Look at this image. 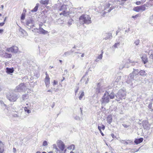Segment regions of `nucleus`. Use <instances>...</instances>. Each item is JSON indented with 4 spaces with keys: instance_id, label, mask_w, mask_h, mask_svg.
<instances>
[{
    "instance_id": "6e6552de",
    "label": "nucleus",
    "mask_w": 153,
    "mask_h": 153,
    "mask_svg": "<svg viewBox=\"0 0 153 153\" xmlns=\"http://www.w3.org/2000/svg\"><path fill=\"white\" fill-rule=\"evenodd\" d=\"M94 88L95 89V93L97 94L101 93L103 91L102 87L101 86V84L100 83L97 84L96 87Z\"/></svg>"
},
{
    "instance_id": "f704fd0d",
    "label": "nucleus",
    "mask_w": 153,
    "mask_h": 153,
    "mask_svg": "<svg viewBox=\"0 0 153 153\" xmlns=\"http://www.w3.org/2000/svg\"><path fill=\"white\" fill-rule=\"evenodd\" d=\"M70 54L71 53L70 51H67L64 53L63 55L65 56H67L70 55Z\"/></svg>"
},
{
    "instance_id": "a211bd4d",
    "label": "nucleus",
    "mask_w": 153,
    "mask_h": 153,
    "mask_svg": "<svg viewBox=\"0 0 153 153\" xmlns=\"http://www.w3.org/2000/svg\"><path fill=\"white\" fill-rule=\"evenodd\" d=\"M141 59L144 64H146L148 62V59L146 55L143 56Z\"/></svg>"
},
{
    "instance_id": "de8ad7c7",
    "label": "nucleus",
    "mask_w": 153,
    "mask_h": 153,
    "mask_svg": "<svg viewBox=\"0 0 153 153\" xmlns=\"http://www.w3.org/2000/svg\"><path fill=\"white\" fill-rule=\"evenodd\" d=\"M122 125L123 127H124L125 128H128L129 126V125H128L126 124H122Z\"/></svg>"
},
{
    "instance_id": "72a5a7b5",
    "label": "nucleus",
    "mask_w": 153,
    "mask_h": 153,
    "mask_svg": "<svg viewBox=\"0 0 153 153\" xmlns=\"http://www.w3.org/2000/svg\"><path fill=\"white\" fill-rule=\"evenodd\" d=\"M7 51H8L9 52L13 53V47H12L10 48H7Z\"/></svg>"
},
{
    "instance_id": "a878e982",
    "label": "nucleus",
    "mask_w": 153,
    "mask_h": 153,
    "mask_svg": "<svg viewBox=\"0 0 153 153\" xmlns=\"http://www.w3.org/2000/svg\"><path fill=\"white\" fill-rule=\"evenodd\" d=\"M133 10L136 12H139L140 10V6H137L136 7H134L133 8Z\"/></svg>"
},
{
    "instance_id": "4be33fe9",
    "label": "nucleus",
    "mask_w": 153,
    "mask_h": 153,
    "mask_svg": "<svg viewBox=\"0 0 153 153\" xmlns=\"http://www.w3.org/2000/svg\"><path fill=\"white\" fill-rule=\"evenodd\" d=\"M53 149H56L55 151L57 153H58V152H59V153H60V150L57 147L56 144H54L53 145Z\"/></svg>"
},
{
    "instance_id": "c9c22d12",
    "label": "nucleus",
    "mask_w": 153,
    "mask_h": 153,
    "mask_svg": "<svg viewBox=\"0 0 153 153\" xmlns=\"http://www.w3.org/2000/svg\"><path fill=\"white\" fill-rule=\"evenodd\" d=\"M74 119L76 120H81V118H80V117H79L78 116H76L75 117L74 116Z\"/></svg>"
},
{
    "instance_id": "4d7b16f0",
    "label": "nucleus",
    "mask_w": 153,
    "mask_h": 153,
    "mask_svg": "<svg viewBox=\"0 0 153 153\" xmlns=\"http://www.w3.org/2000/svg\"><path fill=\"white\" fill-rule=\"evenodd\" d=\"M98 128L99 130H101V129H102L101 128V126H98Z\"/></svg>"
},
{
    "instance_id": "9b49d317",
    "label": "nucleus",
    "mask_w": 153,
    "mask_h": 153,
    "mask_svg": "<svg viewBox=\"0 0 153 153\" xmlns=\"http://www.w3.org/2000/svg\"><path fill=\"white\" fill-rule=\"evenodd\" d=\"M57 145L58 147L60 149L61 151H63L65 149V145L61 140L58 141Z\"/></svg>"
},
{
    "instance_id": "f03ea898",
    "label": "nucleus",
    "mask_w": 153,
    "mask_h": 153,
    "mask_svg": "<svg viewBox=\"0 0 153 153\" xmlns=\"http://www.w3.org/2000/svg\"><path fill=\"white\" fill-rule=\"evenodd\" d=\"M126 95V91L125 89H121L119 90L117 94H115L116 100L119 101L120 100L125 99Z\"/></svg>"
},
{
    "instance_id": "8fccbe9b",
    "label": "nucleus",
    "mask_w": 153,
    "mask_h": 153,
    "mask_svg": "<svg viewBox=\"0 0 153 153\" xmlns=\"http://www.w3.org/2000/svg\"><path fill=\"white\" fill-rule=\"evenodd\" d=\"M136 4L137 5H140L141 4V2L140 1H137L136 2Z\"/></svg>"
},
{
    "instance_id": "b1692460",
    "label": "nucleus",
    "mask_w": 153,
    "mask_h": 153,
    "mask_svg": "<svg viewBox=\"0 0 153 153\" xmlns=\"http://www.w3.org/2000/svg\"><path fill=\"white\" fill-rule=\"evenodd\" d=\"M38 5H39L38 4H36V6L34 8V9H33L32 10H31V12H32L33 13L36 12L38 9Z\"/></svg>"
},
{
    "instance_id": "69168bd1",
    "label": "nucleus",
    "mask_w": 153,
    "mask_h": 153,
    "mask_svg": "<svg viewBox=\"0 0 153 153\" xmlns=\"http://www.w3.org/2000/svg\"><path fill=\"white\" fill-rule=\"evenodd\" d=\"M3 32V30L0 29V33H2Z\"/></svg>"
},
{
    "instance_id": "c756f323",
    "label": "nucleus",
    "mask_w": 153,
    "mask_h": 153,
    "mask_svg": "<svg viewBox=\"0 0 153 153\" xmlns=\"http://www.w3.org/2000/svg\"><path fill=\"white\" fill-rule=\"evenodd\" d=\"M129 62L131 64V65L132 66L135 65H137L138 64V63L137 62H133L132 61H130Z\"/></svg>"
},
{
    "instance_id": "ea45409f",
    "label": "nucleus",
    "mask_w": 153,
    "mask_h": 153,
    "mask_svg": "<svg viewBox=\"0 0 153 153\" xmlns=\"http://www.w3.org/2000/svg\"><path fill=\"white\" fill-rule=\"evenodd\" d=\"M6 19V17L5 18V19H4V22H3L0 23V26H2L4 25V24H5V21Z\"/></svg>"
},
{
    "instance_id": "1a4fd4ad",
    "label": "nucleus",
    "mask_w": 153,
    "mask_h": 153,
    "mask_svg": "<svg viewBox=\"0 0 153 153\" xmlns=\"http://www.w3.org/2000/svg\"><path fill=\"white\" fill-rule=\"evenodd\" d=\"M143 128L145 129L149 130L151 127V124L149 123L148 120H146L143 121L142 123Z\"/></svg>"
},
{
    "instance_id": "2eb2a0df",
    "label": "nucleus",
    "mask_w": 153,
    "mask_h": 153,
    "mask_svg": "<svg viewBox=\"0 0 153 153\" xmlns=\"http://www.w3.org/2000/svg\"><path fill=\"white\" fill-rule=\"evenodd\" d=\"M6 73L9 74L12 73L13 72L14 70L13 68H7L6 69Z\"/></svg>"
},
{
    "instance_id": "5701e85b",
    "label": "nucleus",
    "mask_w": 153,
    "mask_h": 153,
    "mask_svg": "<svg viewBox=\"0 0 153 153\" xmlns=\"http://www.w3.org/2000/svg\"><path fill=\"white\" fill-rule=\"evenodd\" d=\"M19 31L21 33V35H25L26 33H27L25 31V30L22 28H20L19 29Z\"/></svg>"
},
{
    "instance_id": "603ef678",
    "label": "nucleus",
    "mask_w": 153,
    "mask_h": 153,
    "mask_svg": "<svg viewBox=\"0 0 153 153\" xmlns=\"http://www.w3.org/2000/svg\"><path fill=\"white\" fill-rule=\"evenodd\" d=\"M111 136L113 138H116V137L115 136H114V134H111Z\"/></svg>"
},
{
    "instance_id": "3c124183",
    "label": "nucleus",
    "mask_w": 153,
    "mask_h": 153,
    "mask_svg": "<svg viewBox=\"0 0 153 153\" xmlns=\"http://www.w3.org/2000/svg\"><path fill=\"white\" fill-rule=\"evenodd\" d=\"M105 126L103 125H101V128L102 130H104L105 129Z\"/></svg>"
},
{
    "instance_id": "cd10ccee",
    "label": "nucleus",
    "mask_w": 153,
    "mask_h": 153,
    "mask_svg": "<svg viewBox=\"0 0 153 153\" xmlns=\"http://www.w3.org/2000/svg\"><path fill=\"white\" fill-rule=\"evenodd\" d=\"M48 0H42L40 1V3L44 4H48Z\"/></svg>"
},
{
    "instance_id": "e2e57ef3",
    "label": "nucleus",
    "mask_w": 153,
    "mask_h": 153,
    "mask_svg": "<svg viewBox=\"0 0 153 153\" xmlns=\"http://www.w3.org/2000/svg\"><path fill=\"white\" fill-rule=\"evenodd\" d=\"M55 105V103H54V102H53V104H52V106H51L52 107V108H53L54 106Z\"/></svg>"
},
{
    "instance_id": "6ab92c4d",
    "label": "nucleus",
    "mask_w": 153,
    "mask_h": 153,
    "mask_svg": "<svg viewBox=\"0 0 153 153\" xmlns=\"http://www.w3.org/2000/svg\"><path fill=\"white\" fill-rule=\"evenodd\" d=\"M112 117L111 115L108 116L107 117L106 120L108 123L110 124L112 121Z\"/></svg>"
},
{
    "instance_id": "4c0bfd02",
    "label": "nucleus",
    "mask_w": 153,
    "mask_h": 153,
    "mask_svg": "<svg viewBox=\"0 0 153 153\" xmlns=\"http://www.w3.org/2000/svg\"><path fill=\"white\" fill-rule=\"evenodd\" d=\"M72 21L73 20L71 19H69L68 22L67 23L68 25L69 26L71 25L72 24Z\"/></svg>"
},
{
    "instance_id": "39448f33",
    "label": "nucleus",
    "mask_w": 153,
    "mask_h": 153,
    "mask_svg": "<svg viewBox=\"0 0 153 153\" xmlns=\"http://www.w3.org/2000/svg\"><path fill=\"white\" fill-rule=\"evenodd\" d=\"M101 102L102 105H105L108 103L110 101V98L107 92H105L102 99Z\"/></svg>"
},
{
    "instance_id": "58836bf2",
    "label": "nucleus",
    "mask_w": 153,
    "mask_h": 153,
    "mask_svg": "<svg viewBox=\"0 0 153 153\" xmlns=\"http://www.w3.org/2000/svg\"><path fill=\"white\" fill-rule=\"evenodd\" d=\"M140 6V10H141L142 11H144L145 10L146 8H145V7L143 6V5Z\"/></svg>"
},
{
    "instance_id": "7ed1b4c3",
    "label": "nucleus",
    "mask_w": 153,
    "mask_h": 153,
    "mask_svg": "<svg viewBox=\"0 0 153 153\" xmlns=\"http://www.w3.org/2000/svg\"><path fill=\"white\" fill-rule=\"evenodd\" d=\"M68 7L67 5L63 4L58 7V10L62 11L60 13V15H62L64 16H66L69 14V12L67 10Z\"/></svg>"
},
{
    "instance_id": "864d4df0",
    "label": "nucleus",
    "mask_w": 153,
    "mask_h": 153,
    "mask_svg": "<svg viewBox=\"0 0 153 153\" xmlns=\"http://www.w3.org/2000/svg\"><path fill=\"white\" fill-rule=\"evenodd\" d=\"M38 29L37 28H35L33 30H32L33 31L36 32H38Z\"/></svg>"
},
{
    "instance_id": "680f3d73",
    "label": "nucleus",
    "mask_w": 153,
    "mask_h": 153,
    "mask_svg": "<svg viewBox=\"0 0 153 153\" xmlns=\"http://www.w3.org/2000/svg\"><path fill=\"white\" fill-rule=\"evenodd\" d=\"M16 149L15 148H13V152L14 153H15L16 152Z\"/></svg>"
},
{
    "instance_id": "052dcab7",
    "label": "nucleus",
    "mask_w": 153,
    "mask_h": 153,
    "mask_svg": "<svg viewBox=\"0 0 153 153\" xmlns=\"http://www.w3.org/2000/svg\"><path fill=\"white\" fill-rule=\"evenodd\" d=\"M68 73V71L67 70H65L64 71V75H65Z\"/></svg>"
},
{
    "instance_id": "393cba45",
    "label": "nucleus",
    "mask_w": 153,
    "mask_h": 153,
    "mask_svg": "<svg viewBox=\"0 0 153 153\" xmlns=\"http://www.w3.org/2000/svg\"><path fill=\"white\" fill-rule=\"evenodd\" d=\"M13 53H17L18 51V47L16 46H13Z\"/></svg>"
},
{
    "instance_id": "09e8293b",
    "label": "nucleus",
    "mask_w": 153,
    "mask_h": 153,
    "mask_svg": "<svg viewBox=\"0 0 153 153\" xmlns=\"http://www.w3.org/2000/svg\"><path fill=\"white\" fill-rule=\"evenodd\" d=\"M76 89L75 91V94L77 92L78 90H79V87L77 86L76 87Z\"/></svg>"
},
{
    "instance_id": "f3484780",
    "label": "nucleus",
    "mask_w": 153,
    "mask_h": 153,
    "mask_svg": "<svg viewBox=\"0 0 153 153\" xmlns=\"http://www.w3.org/2000/svg\"><path fill=\"white\" fill-rule=\"evenodd\" d=\"M143 140V138H140L138 139H136L134 141V142L136 144H138L141 143Z\"/></svg>"
},
{
    "instance_id": "ddd939ff",
    "label": "nucleus",
    "mask_w": 153,
    "mask_h": 153,
    "mask_svg": "<svg viewBox=\"0 0 153 153\" xmlns=\"http://www.w3.org/2000/svg\"><path fill=\"white\" fill-rule=\"evenodd\" d=\"M50 78L49 77V75H47V77H45V82L46 85V87L48 88L49 86V84L50 83Z\"/></svg>"
},
{
    "instance_id": "473e14b6",
    "label": "nucleus",
    "mask_w": 153,
    "mask_h": 153,
    "mask_svg": "<svg viewBox=\"0 0 153 153\" xmlns=\"http://www.w3.org/2000/svg\"><path fill=\"white\" fill-rule=\"evenodd\" d=\"M27 95L25 94L22 95V99L23 100H24L26 99H27Z\"/></svg>"
},
{
    "instance_id": "423d86ee",
    "label": "nucleus",
    "mask_w": 153,
    "mask_h": 153,
    "mask_svg": "<svg viewBox=\"0 0 153 153\" xmlns=\"http://www.w3.org/2000/svg\"><path fill=\"white\" fill-rule=\"evenodd\" d=\"M26 88V84H25L24 83H21L16 86L15 89V91L16 92L22 91L25 90Z\"/></svg>"
},
{
    "instance_id": "2f4dec72",
    "label": "nucleus",
    "mask_w": 153,
    "mask_h": 153,
    "mask_svg": "<svg viewBox=\"0 0 153 153\" xmlns=\"http://www.w3.org/2000/svg\"><path fill=\"white\" fill-rule=\"evenodd\" d=\"M140 42V40L139 39H137L134 41V44L136 45L137 46L139 44Z\"/></svg>"
},
{
    "instance_id": "13d9d810",
    "label": "nucleus",
    "mask_w": 153,
    "mask_h": 153,
    "mask_svg": "<svg viewBox=\"0 0 153 153\" xmlns=\"http://www.w3.org/2000/svg\"><path fill=\"white\" fill-rule=\"evenodd\" d=\"M150 58L153 59V54L151 53L150 56Z\"/></svg>"
},
{
    "instance_id": "774afa93",
    "label": "nucleus",
    "mask_w": 153,
    "mask_h": 153,
    "mask_svg": "<svg viewBox=\"0 0 153 153\" xmlns=\"http://www.w3.org/2000/svg\"><path fill=\"white\" fill-rule=\"evenodd\" d=\"M147 4H144V5H143V6H144L145 7V8H146V7H147Z\"/></svg>"
},
{
    "instance_id": "e433bc0d",
    "label": "nucleus",
    "mask_w": 153,
    "mask_h": 153,
    "mask_svg": "<svg viewBox=\"0 0 153 153\" xmlns=\"http://www.w3.org/2000/svg\"><path fill=\"white\" fill-rule=\"evenodd\" d=\"M24 110L25 112H26L28 114L31 112V111L30 110L27 109V108L26 107H25L24 108Z\"/></svg>"
},
{
    "instance_id": "bb28decb",
    "label": "nucleus",
    "mask_w": 153,
    "mask_h": 153,
    "mask_svg": "<svg viewBox=\"0 0 153 153\" xmlns=\"http://www.w3.org/2000/svg\"><path fill=\"white\" fill-rule=\"evenodd\" d=\"M152 102H150L148 106V108L149 110L151 111H153V109L152 108Z\"/></svg>"
},
{
    "instance_id": "c85d7f7f",
    "label": "nucleus",
    "mask_w": 153,
    "mask_h": 153,
    "mask_svg": "<svg viewBox=\"0 0 153 153\" xmlns=\"http://www.w3.org/2000/svg\"><path fill=\"white\" fill-rule=\"evenodd\" d=\"M145 72L143 70H141L140 71L139 70V75L141 76H143L145 74Z\"/></svg>"
},
{
    "instance_id": "79ce46f5",
    "label": "nucleus",
    "mask_w": 153,
    "mask_h": 153,
    "mask_svg": "<svg viewBox=\"0 0 153 153\" xmlns=\"http://www.w3.org/2000/svg\"><path fill=\"white\" fill-rule=\"evenodd\" d=\"M25 14H24L22 13L21 15V20H23L25 19Z\"/></svg>"
},
{
    "instance_id": "dca6fc26",
    "label": "nucleus",
    "mask_w": 153,
    "mask_h": 153,
    "mask_svg": "<svg viewBox=\"0 0 153 153\" xmlns=\"http://www.w3.org/2000/svg\"><path fill=\"white\" fill-rule=\"evenodd\" d=\"M105 36L106 37L104 39L105 40L111 39L112 36V34L111 33H106L105 34Z\"/></svg>"
},
{
    "instance_id": "aec40b11",
    "label": "nucleus",
    "mask_w": 153,
    "mask_h": 153,
    "mask_svg": "<svg viewBox=\"0 0 153 153\" xmlns=\"http://www.w3.org/2000/svg\"><path fill=\"white\" fill-rule=\"evenodd\" d=\"M39 30L40 32L42 34H47L48 33L47 31L44 30L42 27H39Z\"/></svg>"
},
{
    "instance_id": "49530a36",
    "label": "nucleus",
    "mask_w": 153,
    "mask_h": 153,
    "mask_svg": "<svg viewBox=\"0 0 153 153\" xmlns=\"http://www.w3.org/2000/svg\"><path fill=\"white\" fill-rule=\"evenodd\" d=\"M58 83V82L57 81H56L55 80H53V86H54L56 85H57Z\"/></svg>"
},
{
    "instance_id": "9d476101",
    "label": "nucleus",
    "mask_w": 153,
    "mask_h": 153,
    "mask_svg": "<svg viewBox=\"0 0 153 153\" xmlns=\"http://www.w3.org/2000/svg\"><path fill=\"white\" fill-rule=\"evenodd\" d=\"M134 80L137 81L138 80L137 79H135L133 78V76L131 74H129L128 76V79H127L126 82L128 84H130L131 85H132V82L134 81Z\"/></svg>"
},
{
    "instance_id": "5fc2aeb1",
    "label": "nucleus",
    "mask_w": 153,
    "mask_h": 153,
    "mask_svg": "<svg viewBox=\"0 0 153 153\" xmlns=\"http://www.w3.org/2000/svg\"><path fill=\"white\" fill-rule=\"evenodd\" d=\"M121 77L120 76L118 77L117 78V79L116 80L117 82L119 81V80L121 79Z\"/></svg>"
},
{
    "instance_id": "6e6d98bb",
    "label": "nucleus",
    "mask_w": 153,
    "mask_h": 153,
    "mask_svg": "<svg viewBox=\"0 0 153 153\" xmlns=\"http://www.w3.org/2000/svg\"><path fill=\"white\" fill-rule=\"evenodd\" d=\"M125 140H122V141H123V142H124L125 143H124V144H126V145H127L128 144V142L127 141H125Z\"/></svg>"
},
{
    "instance_id": "20e7f679",
    "label": "nucleus",
    "mask_w": 153,
    "mask_h": 153,
    "mask_svg": "<svg viewBox=\"0 0 153 153\" xmlns=\"http://www.w3.org/2000/svg\"><path fill=\"white\" fill-rule=\"evenodd\" d=\"M7 98L10 101H16L18 98V95L12 92H9L6 95Z\"/></svg>"
},
{
    "instance_id": "a19ab883",
    "label": "nucleus",
    "mask_w": 153,
    "mask_h": 153,
    "mask_svg": "<svg viewBox=\"0 0 153 153\" xmlns=\"http://www.w3.org/2000/svg\"><path fill=\"white\" fill-rule=\"evenodd\" d=\"M120 45V42L116 43L114 45V46L115 48H117L118 46H119Z\"/></svg>"
},
{
    "instance_id": "0e129e2a",
    "label": "nucleus",
    "mask_w": 153,
    "mask_h": 153,
    "mask_svg": "<svg viewBox=\"0 0 153 153\" xmlns=\"http://www.w3.org/2000/svg\"><path fill=\"white\" fill-rule=\"evenodd\" d=\"M71 147H72V146L73 147V150H74L75 149V146L74 145H71Z\"/></svg>"
},
{
    "instance_id": "bf43d9fd",
    "label": "nucleus",
    "mask_w": 153,
    "mask_h": 153,
    "mask_svg": "<svg viewBox=\"0 0 153 153\" xmlns=\"http://www.w3.org/2000/svg\"><path fill=\"white\" fill-rule=\"evenodd\" d=\"M127 141L128 142V144H130L131 143H133V142H132V141L131 140H128Z\"/></svg>"
},
{
    "instance_id": "338daca9",
    "label": "nucleus",
    "mask_w": 153,
    "mask_h": 153,
    "mask_svg": "<svg viewBox=\"0 0 153 153\" xmlns=\"http://www.w3.org/2000/svg\"><path fill=\"white\" fill-rule=\"evenodd\" d=\"M52 89H53L54 90V91H58V89H55V88H52Z\"/></svg>"
},
{
    "instance_id": "7c9ffc66",
    "label": "nucleus",
    "mask_w": 153,
    "mask_h": 153,
    "mask_svg": "<svg viewBox=\"0 0 153 153\" xmlns=\"http://www.w3.org/2000/svg\"><path fill=\"white\" fill-rule=\"evenodd\" d=\"M84 91H82L80 94L79 96V99L80 100H81L82 97L84 96Z\"/></svg>"
},
{
    "instance_id": "c03bdc74",
    "label": "nucleus",
    "mask_w": 153,
    "mask_h": 153,
    "mask_svg": "<svg viewBox=\"0 0 153 153\" xmlns=\"http://www.w3.org/2000/svg\"><path fill=\"white\" fill-rule=\"evenodd\" d=\"M102 53L103 52H102L100 54L98 57V59H101L102 58Z\"/></svg>"
},
{
    "instance_id": "412c9836",
    "label": "nucleus",
    "mask_w": 153,
    "mask_h": 153,
    "mask_svg": "<svg viewBox=\"0 0 153 153\" xmlns=\"http://www.w3.org/2000/svg\"><path fill=\"white\" fill-rule=\"evenodd\" d=\"M4 150L3 144L1 141H0V153H2Z\"/></svg>"
},
{
    "instance_id": "4468645a",
    "label": "nucleus",
    "mask_w": 153,
    "mask_h": 153,
    "mask_svg": "<svg viewBox=\"0 0 153 153\" xmlns=\"http://www.w3.org/2000/svg\"><path fill=\"white\" fill-rule=\"evenodd\" d=\"M106 92H107V94H108V97H109L110 99H113L114 98V97L116 96L115 94L112 91L111 93H110L109 91H106Z\"/></svg>"
},
{
    "instance_id": "37998d69",
    "label": "nucleus",
    "mask_w": 153,
    "mask_h": 153,
    "mask_svg": "<svg viewBox=\"0 0 153 153\" xmlns=\"http://www.w3.org/2000/svg\"><path fill=\"white\" fill-rule=\"evenodd\" d=\"M48 145V143L45 140L43 141V146H46Z\"/></svg>"
},
{
    "instance_id": "0eeeda50",
    "label": "nucleus",
    "mask_w": 153,
    "mask_h": 153,
    "mask_svg": "<svg viewBox=\"0 0 153 153\" xmlns=\"http://www.w3.org/2000/svg\"><path fill=\"white\" fill-rule=\"evenodd\" d=\"M26 24L27 28L29 29L34 26V21L32 19H30L26 20Z\"/></svg>"
},
{
    "instance_id": "f257e3e1",
    "label": "nucleus",
    "mask_w": 153,
    "mask_h": 153,
    "mask_svg": "<svg viewBox=\"0 0 153 153\" xmlns=\"http://www.w3.org/2000/svg\"><path fill=\"white\" fill-rule=\"evenodd\" d=\"M80 23L82 25L89 24L91 23V18L88 15H82L79 18Z\"/></svg>"
},
{
    "instance_id": "a18cd8bd",
    "label": "nucleus",
    "mask_w": 153,
    "mask_h": 153,
    "mask_svg": "<svg viewBox=\"0 0 153 153\" xmlns=\"http://www.w3.org/2000/svg\"><path fill=\"white\" fill-rule=\"evenodd\" d=\"M139 17V14H137L135 16H132V18H135Z\"/></svg>"
},
{
    "instance_id": "f8f14e48",
    "label": "nucleus",
    "mask_w": 153,
    "mask_h": 153,
    "mask_svg": "<svg viewBox=\"0 0 153 153\" xmlns=\"http://www.w3.org/2000/svg\"><path fill=\"white\" fill-rule=\"evenodd\" d=\"M130 74H131L134 78L137 79V77L139 75V70L133 68V71Z\"/></svg>"
}]
</instances>
